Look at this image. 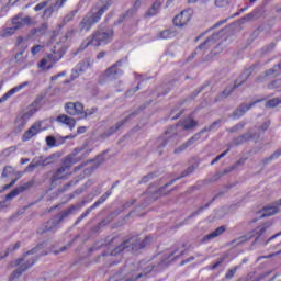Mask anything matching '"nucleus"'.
<instances>
[{
    "mask_svg": "<svg viewBox=\"0 0 281 281\" xmlns=\"http://www.w3.org/2000/svg\"><path fill=\"white\" fill-rule=\"evenodd\" d=\"M153 243V237L147 236L143 240L138 237H131L127 240L122 241L120 236L113 237L110 243L109 247H114L110 252H103L99 258H102L106 262V267H113V265H120V261L114 260L115 256H120L122 251L125 249H132V251H139V249H145Z\"/></svg>",
    "mask_w": 281,
    "mask_h": 281,
    "instance_id": "f257e3e1",
    "label": "nucleus"
},
{
    "mask_svg": "<svg viewBox=\"0 0 281 281\" xmlns=\"http://www.w3.org/2000/svg\"><path fill=\"white\" fill-rule=\"evenodd\" d=\"M80 153H82V148H75L71 154L63 158L60 166L52 173L50 186H56L58 181H67L71 177V167L85 159V156H78Z\"/></svg>",
    "mask_w": 281,
    "mask_h": 281,
    "instance_id": "f03ea898",
    "label": "nucleus"
},
{
    "mask_svg": "<svg viewBox=\"0 0 281 281\" xmlns=\"http://www.w3.org/2000/svg\"><path fill=\"white\" fill-rule=\"evenodd\" d=\"M112 3L113 2L109 0L102 7H92L79 23L80 32H91L93 25H98V22L102 21V16H104V13L109 11Z\"/></svg>",
    "mask_w": 281,
    "mask_h": 281,
    "instance_id": "7ed1b4c3",
    "label": "nucleus"
},
{
    "mask_svg": "<svg viewBox=\"0 0 281 281\" xmlns=\"http://www.w3.org/2000/svg\"><path fill=\"white\" fill-rule=\"evenodd\" d=\"M113 36H115V31L112 29H108L102 31V29L95 30L90 36L86 37L80 44L78 52H85L87 47H100V45H109L111 41H113Z\"/></svg>",
    "mask_w": 281,
    "mask_h": 281,
    "instance_id": "20e7f679",
    "label": "nucleus"
},
{
    "mask_svg": "<svg viewBox=\"0 0 281 281\" xmlns=\"http://www.w3.org/2000/svg\"><path fill=\"white\" fill-rule=\"evenodd\" d=\"M66 52L67 50L63 47L57 50L55 47L52 53L45 54L40 63H37V69H41L42 71H49L50 69H54V65L63 59Z\"/></svg>",
    "mask_w": 281,
    "mask_h": 281,
    "instance_id": "39448f33",
    "label": "nucleus"
},
{
    "mask_svg": "<svg viewBox=\"0 0 281 281\" xmlns=\"http://www.w3.org/2000/svg\"><path fill=\"white\" fill-rule=\"evenodd\" d=\"M65 111L68 115L80 116L79 120H87V117L98 113V108L85 110V104L81 102H68L65 104Z\"/></svg>",
    "mask_w": 281,
    "mask_h": 281,
    "instance_id": "423d86ee",
    "label": "nucleus"
},
{
    "mask_svg": "<svg viewBox=\"0 0 281 281\" xmlns=\"http://www.w3.org/2000/svg\"><path fill=\"white\" fill-rule=\"evenodd\" d=\"M76 210H78V206L71 205L69 209L63 211L59 214L58 222H55V221L46 222L45 225L41 226L37 229V234H47V232H52V229H55V227H58V223H63V221H65V218H67L68 216H71V214H74V212H76Z\"/></svg>",
    "mask_w": 281,
    "mask_h": 281,
    "instance_id": "0eeeda50",
    "label": "nucleus"
},
{
    "mask_svg": "<svg viewBox=\"0 0 281 281\" xmlns=\"http://www.w3.org/2000/svg\"><path fill=\"white\" fill-rule=\"evenodd\" d=\"M265 234H267V226L260 225L252 231L251 235H246V236L239 237L238 239H234L231 241V245H234L235 243H237V245H243L251 240V238H255V243H258V240H261Z\"/></svg>",
    "mask_w": 281,
    "mask_h": 281,
    "instance_id": "6e6552de",
    "label": "nucleus"
},
{
    "mask_svg": "<svg viewBox=\"0 0 281 281\" xmlns=\"http://www.w3.org/2000/svg\"><path fill=\"white\" fill-rule=\"evenodd\" d=\"M123 63L124 60L120 59L114 65L109 67L104 71L103 78L105 80H117L119 78H121V76H124V70L122 69Z\"/></svg>",
    "mask_w": 281,
    "mask_h": 281,
    "instance_id": "1a4fd4ad",
    "label": "nucleus"
},
{
    "mask_svg": "<svg viewBox=\"0 0 281 281\" xmlns=\"http://www.w3.org/2000/svg\"><path fill=\"white\" fill-rule=\"evenodd\" d=\"M45 131H47V127H43V121H36L24 132L22 135V142H30V139L36 137V135H40V133Z\"/></svg>",
    "mask_w": 281,
    "mask_h": 281,
    "instance_id": "9d476101",
    "label": "nucleus"
},
{
    "mask_svg": "<svg viewBox=\"0 0 281 281\" xmlns=\"http://www.w3.org/2000/svg\"><path fill=\"white\" fill-rule=\"evenodd\" d=\"M111 194H113V191L109 190L103 195H101L98 201H95L90 207H88L86 210L85 213H82L77 218V221L75 222V225H79L83 218H87V216H89L91 214V212H93V210H95V207H100L102 205V203H104V201H106V199H109V196H111Z\"/></svg>",
    "mask_w": 281,
    "mask_h": 281,
    "instance_id": "9b49d317",
    "label": "nucleus"
},
{
    "mask_svg": "<svg viewBox=\"0 0 281 281\" xmlns=\"http://www.w3.org/2000/svg\"><path fill=\"white\" fill-rule=\"evenodd\" d=\"M256 69V66H250L248 69H246L240 76H239V80L240 82L236 81L233 89L231 91L224 90L222 92V98H227V95H229V93H232V91H234V89H238V87H240V85H243V82L247 81V78H249V76L251 74H254Z\"/></svg>",
    "mask_w": 281,
    "mask_h": 281,
    "instance_id": "f8f14e48",
    "label": "nucleus"
},
{
    "mask_svg": "<svg viewBox=\"0 0 281 281\" xmlns=\"http://www.w3.org/2000/svg\"><path fill=\"white\" fill-rule=\"evenodd\" d=\"M11 23L14 29L21 30V27H25V25H32V18H23V13H20L12 18Z\"/></svg>",
    "mask_w": 281,
    "mask_h": 281,
    "instance_id": "ddd939ff",
    "label": "nucleus"
},
{
    "mask_svg": "<svg viewBox=\"0 0 281 281\" xmlns=\"http://www.w3.org/2000/svg\"><path fill=\"white\" fill-rule=\"evenodd\" d=\"M190 19H192L190 12L182 11L173 18V25H176V27H183L184 25H188V23H190Z\"/></svg>",
    "mask_w": 281,
    "mask_h": 281,
    "instance_id": "4468645a",
    "label": "nucleus"
},
{
    "mask_svg": "<svg viewBox=\"0 0 281 281\" xmlns=\"http://www.w3.org/2000/svg\"><path fill=\"white\" fill-rule=\"evenodd\" d=\"M36 265V259H31L26 261L25 263H22L19 269H16L12 274L10 276V280H15V278H21L23 276L24 271H27V269L34 267Z\"/></svg>",
    "mask_w": 281,
    "mask_h": 281,
    "instance_id": "2eb2a0df",
    "label": "nucleus"
},
{
    "mask_svg": "<svg viewBox=\"0 0 281 281\" xmlns=\"http://www.w3.org/2000/svg\"><path fill=\"white\" fill-rule=\"evenodd\" d=\"M65 3H67V0H57L53 7H48L44 10L42 19L44 21L49 19L52 16V14H54V11L60 10V8H63V5H65Z\"/></svg>",
    "mask_w": 281,
    "mask_h": 281,
    "instance_id": "dca6fc26",
    "label": "nucleus"
},
{
    "mask_svg": "<svg viewBox=\"0 0 281 281\" xmlns=\"http://www.w3.org/2000/svg\"><path fill=\"white\" fill-rule=\"evenodd\" d=\"M56 158V155L52 154L48 157H46L44 160L42 161H37L36 164H30L26 167V172H32V170H34V168H38V166H52V164H54V159Z\"/></svg>",
    "mask_w": 281,
    "mask_h": 281,
    "instance_id": "f3484780",
    "label": "nucleus"
},
{
    "mask_svg": "<svg viewBox=\"0 0 281 281\" xmlns=\"http://www.w3.org/2000/svg\"><path fill=\"white\" fill-rule=\"evenodd\" d=\"M265 99H259L255 102H251L250 104L247 105H240L239 108H237V110L233 113V117L235 120H238V117H243V115H245V113H247V111H249V109H251V106H255L256 104H258V102H262Z\"/></svg>",
    "mask_w": 281,
    "mask_h": 281,
    "instance_id": "a211bd4d",
    "label": "nucleus"
},
{
    "mask_svg": "<svg viewBox=\"0 0 281 281\" xmlns=\"http://www.w3.org/2000/svg\"><path fill=\"white\" fill-rule=\"evenodd\" d=\"M56 122H59V124H65L70 131H74V128H76V119L66 114L58 115L56 117Z\"/></svg>",
    "mask_w": 281,
    "mask_h": 281,
    "instance_id": "6ab92c4d",
    "label": "nucleus"
},
{
    "mask_svg": "<svg viewBox=\"0 0 281 281\" xmlns=\"http://www.w3.org/2000/svg\"><path fill=\"white\" fill-rule=\"evenodd\" d=\"M27 85H30V82L25 81L23 83H20L19 86L10 89L7 93H4L1 98H0V104L5 102L9 98H12V95H14V93H19V91H21V89H25V87H27Z\"/></svg>",
    "mask_w": 281,
    "mask_h": 281,
    "instance_id": "aec40b11",
    "label": "nucleus"
},
{
    "mask_svg": "<svg viewBox=\"0 0 281 281\" xmlns=\"http://www.w3.org/2000/svg\"><path fill=\"white\" fill-rule=\"evenodd\" d=\"M199 139H201V134L198 133V134L193 135L191 138H189L180 147L175 149V151H173L175 155H179V153H183V150H186L187 148H190V146H192V144H194V142H199Z\"/></svg>",
    "mask_w": 281,
    "mask_h": 281,
    "instance_id": "412c9836",
    "label": "nucleus"
},
{
    "mask_svg": "<svg viewBox=\"0 0 281 281\" xmlns=\"http://www.w3.org/2000/svg\"><path fill=\"white\" fill-rule=\"evenodd\" d=\"M216 38H218V34H213L211 37L206 38L205 42L198 47V52H205V49H210V47H212L216 42Z\"/></svg>",
    "mask_w": 281,
    "mask_h": 281,
    "instance_id": "4be33fe9",
    "label": "nucleus"
},
{
    "mask_svg": "<svg viewBox=\"0 0 281 281\" xmlns=\"http://www.w3.org/2000/svg\"><path fill=\"white\" fill-rule=\"evenodd\" d=\"M227 228L225 226H220L217 227L215 231H213L212 233L207 234L204 238H203V243H207V240H212L214 238H218V236H221L222 234H225V231Z\"/></svg>",
    "mask_w": 281,
    "mask_h": 281,
    "instance_id": "5701e85b",
    "label": "nucleus"
},
{
    "mask_svg": "<svg viewBox=\"0 0 281 281\" xmlns=\"http://www.w3.org/2000/svg\"><path fill=\"white\" fill-rule=\"evenodd\" d=\"M25 190H30V187L21 186L13 189L5 195V201H12V199L19 196V194H22V192H25Z\"/></svg>",
    "mask_w": 281,
    "mask_h": 281,
    "instance_id": "b1692460",
    "label": "nucleus"
},
{
    "mask_svg": "<svg viewBox=\"0 0 281 281\" xmlns=\"http://www.w3.org/2000/svg\"><path fill=\"white\" fill-rule=\"evenodd\" d=\"M161 1L156 0L151 7L145 13V16H157L159 14V10H161Z\"/></svg>",
    "mask_w": 281,
    "mask_h": 281,
    "instance_id": "393cba45",
    "label": "nucleus"
},
{
    "mask_svg": "<svg viewBox=\"0 0 281 281\" xmlns=\"http://www.w3.org/2000/svg\"><path fill=\"white\" fill-rule=\"evenodd\" d=\"M280 74H281V59L278 65H274L272 68L268 69L265 72V77L269 78L270 76L271 78H276V76H280Z\"/></svg>",
    "mask_w": 281,
    "mask_h": 281,
    "instance_id": "a878e982",
    "label": "nucleus"
},
{
    "mask_svg": "<svg viewBox=\"0 0 281 281\" xmlns=\"http://www.w3.org/2000/svg\"><path fill=\"white\" fill-rule=\"evenodd\" d=\"M182 126L184 131H190L191 128L199 126V122L194 121L192 117H189L183 121Z\"/></svg>",
    "mask_w": 281,
    "mask_h": 281,
    "instance_id": "bb28decb",
    "label": "nucleus"
},
{
    "mask_svg": "<svg viewBox=\"0 0 281 281\" xmlns=\"http://www.w3.org/2000/svg\"><path fill=\"white\" fill-rule=\"evenodd\" d=\"M158 38L167 41L168 38H175V32L171 30H165L158 34Z\"/></svg>",
    "mask_w": 281,
    "mask_h": 281,
    "instance_id": "cd10ccee",
    "label": "nucleus"
},
{
    "mask_svg": "<svg viewBox=\"0 0 281 281\" xmlns=\"http://www.w3.org/2000/svg\"><path fill=\"white\" fill-rule=\"evenodd\" d=\"M278 104H281V98H273L266 102L267 109H276Z\"/></svg>",
    "mask_w": 281,
    "mask_h": 281,
    "instance_id": "c85d7f7f",
    "label": "nucleus"
},
{
    "mask_svg": "<svg viewBox=\"0 0 281 281\" xmlns=\"http://www.w3.org/2000/svg\"><path fill=\"white\" fill-rule=\"evenodd\" d=\"M19 247H21V241H18L14 244L13 247L8 248V250L4 252V255H0V260H3L4 258H8V256H10L11 251H16V249H19Z\"/></svg>",
    "mask_w": 281,
    "mask_h": 281,
    "instance_id": "c756f323",
    "label": "nucleus"
},
{
    "mask_svg": "<svg viewBox=\"0 0 281 281\" xmlns=\"http://www.w3.org/2000/svg\"><path fill=\"white\" fill-rule=\"evenodd\" d=\"M25 49H27V46H25L20 53L15 54V63H20V65H23V63H25V57H23V54H25Z\"/></svg>",
    "mask_w": 281,
    "mask_h": 281,
    "instance_id": "7c9ffc66",
    "label": "nucleus"
},
{
    "mask_svg": "<svg viewBox=\"0 0 281 281\" xmlns=\"http://www.w3.org/2000/svg\"><path fill=\"white\" fill-rule=\"evenodd\" d=\"M126 122H128L127 119H125V120H123V121L116 123L115 126L110 127V133H109V135H113V133H116V131H120V128H122V126H124V124H125Z\"/></svg>",
    "mask_w": 281,
    "mask_h": 281,
    "instance_id": "2f4dec72",
    "label": "nucleus"
},
{
    "mask_svg": "<svg viewBox=\"0 0 281 281\" xmlns=\"http://www.w3.org/2000/svg\"><path fill=\"white\" fill-rule=\"evenodd\" d=\"M124 278H126V274L122 273V270H120L110 277L108 281H121L124 280Z\"/></svg>",
    "mask_w": 281,
    "mask_h": 281,
    "instance_id": "473e14b6",
    "label": "nucleus"
},
{
    "mask_svg": "<svg viewBox=\"0 0 281 281\" xmlns=\"http://www.w3.org/2000/svg\"><path fill=\"white\" fill-rule=\"evenodd\" d=\"M281 156V149H277L270 157L265 158L262 164H269V161H273V159H278Z\"/></svg>",
    "mask_w": 281,
    "mask_h": 281,
    "instance_id": "72a5a7b5",
    "label": "nucleus"
},
{
    "mask_svg": "<svg viewBox=\"0 0 281 281\" xmlns=\"http://www.w3.org/2000/svg\"><path fill=\"white\" fill-rule=\"evenodd\" d=\"M239 269H240V267H238V266H235L234 268L228 269L225 274L226 280H232V278H234V276H236V271H238Z\"/></svg>",
    "mask_w": 281,
    "mask_h": 281,
    "instance_id": "f704fd0d",
    "label": "nucleus"
},
{
    "mask_svg": "<svg viewBox=\"0 0 281 281\" xmlns=\"http://www.w3.org/2000/svg\"><path fill=\"white\" fill-rule=\"evenodd\" d=\"M249 139H251V135L243 134L235 139V144H245V142H249Z\"/></svg>",
    "mask_w": 281,
    "mask_h": 281,
    "instance_id": "c9c22d12",
    "label": "nucleus"
},
{
    "mask_svg": "<svg viewBox=\"0 0 281 281\" xmlns=\"http://www.w3.org/2000/svg\"><path fill=\"white\" fill-rule=\"evenodd\" d=\"M16 29L14 26L7 27L2 31L3 36H12L13 34H16Z\"/></svg>",
    "mask_w": 281,
    "mask_h": 281,
    "instance_id": "e433bc0d",
    "label": "nucleus"
},
{
    "mask_svg": "<svg viewBox=\"0 0 281 281\" xmlns=\"http://www.w3.org/2000/svg\"><path fill=\"white\" fill-rule=\"evenodd\" d=\"M46 146H48L49 148H54V146H56V137L47 136L46 137Z\"/></svg>",
    "mask_w": 281,
    "mask_h": 281,
    "instance_id": "4c0bfd02",
    "label": "nucleus"
},
{
    "mask_svg": "<svg viewBox=\"0 0 281 281\" xmlns=\"http://www.w3.org/2000/svg\"><path fill=\"white\" fill-rule=\"evenodd\" d=\"M43 47H44V46L41 45V44H37V45L33 46V47L31 48V54H32V56H36V54H41Z\"/></svg>",
    "mask_w": 281,
    "mask_h": 281,
    "instance_id": "58836bf2",
    "label": "nucleus"
},
{
    "mask_svg": "<svg viewBox=\"0 0 281 281\" xmlns=\"http://www.w3.org/2000/svg\"><path fill=\"white\" fill-rule=\"evenodd\" d=\"M281 79H277L268 85V89H280Z\"/></svg>",
    "mask_w": 281,
    "mask_h": 281,
    "instance_id": "ea45409f",
    "label": "nucleus"
},
{
    "mask_svg": "<svg viewBox=\"0 0 281 281\" xmlns=\"http://www.w3.org/2000/svg\"><path fill=\"white\" fill-rule=\"evenodd\" d=\"M47 3L49 2L48 1L40 2L37 5L34 7V11L41 12V10H45V8H47Z\"/></svg>",
    "mask_w": 281,
    "mask_h": 281,
    "instance_id": "a19ab883",
    "label": "nucleus"
},
{
    "mask_svg": "<svg viewBox=\"0 0 281 281\" xmlns=\"http://www.w3.org/2000/svg\"><path fill=\"white\" fill-rule=\"evenodd\" d=\"M227 153H229V149H226L224 153L220 154L216 158H214L211 161V166H214V164H217V161H221V159H223V157H225V155H227Z\"/></svg>",
    "mask_w": 281,
    "mask_h": 281,
    "instance_id": "79ce46f5",
    "label": "nucleus"
},
{
    "mask_svg": "<svg viewBox=\"0 0 281 281\" xmlns=\"http://www.w3.org/2000/svg\"><path fill=\"white\" fill-rule=\"evenodd\" d=\"M221 121H215L213 124L210 125V127H204L203 130H201L200 133H207V131H212V128H214V126H216V124H220Z\"/></svg>",
    "mask_w": 281,
    "mask_h": 281,
    "instance_id": "37998d69",
    "label": "nucleus"
},
{
    "mask_svg": "<svg viewBox=\"0 0 281 281\" xmlns=\"http://www.w3.org/2000/svg\"><path fill=\"white\" fill-rule=\"evenodd\" d=\"M63 76H65V71L58 72L57 75L52 76L50 80L52 82H56V80H58V78H63Z\"/></svg>",
    "mask_w": 281,
    "mask_h": 281,
    "instance_id": "c03bdc74",
    "label": "nucleus"
},
{
    "mask_svg": "<svg viewBox=\"0 0 281 281\" xmlns=\"http://www.w3.org/2000/svg\"><path fill=\"white\" fill-rule=\"evenodd\" d=\"M273 49H276V44L270 43L268 46L263 48V52H273Z\"/></svg>",
    "mask_w": 281,
    "mask_h": 281,
    "instance_id": "a18cd8bd",
    "label": "nucleus"
},
{
    "mask_svg": "<svg viewBox=\"0 0 281 281\" xmlns=\"http://www.w3.org/2000/svg\"><path fill=\"white\" fill-rule=\"evenodd\" d=\"M85 133H87V126H79L77 128V135H82Z\"/></svg>",
    "mask_w": 281,
    "mask_h": 281,
    "instance_id": "49530a36",
    "label": "nucleus"
},
{
    "mask_svg": "<svg viewBox=\"0 0 281 281\" xmlns=\"http://www.w3.org/2000/svg\"><path fill=\"white\" fill-rule=\"evenodd\" d=\"M238 128H245V123H239V124L235 125V126L231 130V132L234 133V132L238 131Z\"/></svg>",
    "mask_w": 281,
    "mask_h": 281,
    "instance_id": "de8ad7c7",
    "label": "nucleus"
},
{
    "mask_svg": "<svg viewBox=\"0 0 281 281\" xmlns=\"http://www.w3.org/2000/svg\"><path fill=\"white\" fill-rule=\"evenodd\" d=\"M4 153L7 155H10V153H16V146H11V147H8Z\"/></svg>",
    "mask_w": 281,
    "mask_h": 281,
    "instance_id": "09e8293b",
    "label": "nucleus"
},
{
    "mask_svg": "<svg viewBox=\"0 0 281 281\" xmlns=\"http://www.w3.org/2000/svg\"><path fill=\"white\" fill-rule=\"evenodd\" d=\"M279 236H281V231H280L279 233L274 234L273 236H271V237L266 241V245H267L268 243H271V240H276V238H278Z\"/></svg>",
    "mask_w": 281,
    "mask_h": 281,
    "instance_id": "8fccbe9b",
    "label": "nucleus"
},
{
    "mask_svg": "<svg viewBox=\"0 0 281 281\" xmlns=\"http://www.w3.org/2000/svg\"><path fill=\"white\" fill-rule=\"evenodd\" d=\"M225 23H227V19L218 21L217 23H215V24L213 25V27H214V29L221 27V25H223V24H225Z\"/></svg>",
    "mask_w": 281,
    "mask_h": 281,
    "instance_id": "3c124183",
    "label": "nucleus"
},
{
    "mask_svg": "<svg viewBox=\"0 0 281 281\" xmlns=\"http://www.w3.org/2000/svg\"><path fill=\"white\" fill-rule=\"evenodd\" d=\"M9 170H12V167H10V166L4 167V169H3V171H2V177H3V178L8 177V171H9Z\"/></svg>",
    "mask_w": 281,
    "mask_h": 281,
    "instance_id": "603ef678",
    "label": "nucleus"
},
{
    "mask_svg": "<svg viewBox=\"0 0 281 281\" xmlns=\"http://www.w3.org/2000/svg\"><path fill=\"white\" fill-rule=\"evenodd\" d=\"M87 166V162H82L81 165H78L77 167L74 168V172H78V170H82Z\"/></svg>",
    "mask_w": 281,
    "mask_h": 281,
    "instance_id": "864d4df0",
    "label": "nucleus"
},
{
    "mask_svg": "<svg viewBox=\"0 0 281 281\" xmlns=\"http://www.w3.org/2000/svg\"><path fill=\"white\" fill-rule=\"evenodd\" d=\"M148 179H153V173H149V175L143 177L140 180V183H146V181H148Z\"/></svg>",
    "mask_w": 281,
    "mask_h": 281,
    "instance_id": "5fc2aeb1",
    "label": "nucleus"
},
{
    "mask_svg": "<svg viewBox=\"0 0 281 281\" xmlns=\"http://www.w3.org/2000/svg\"><path fill=\"white\" fill-rule=\"evenodd\" d=\"M14 183H16V179H13L9 184H5L3 187V190H9V188H12V186H14Z\"/></svg>",
    "mask_w": 281,
    "mask_h": 281,
    "instance_id": "6e6d98bb",
    "label": "nucleus"
},
{
    "mask_svg": "<svg viewBox=\"0 0 281 281\" xmlns=\"http://www.w3.org/2000/svg\"><path fill=\"white\" fill-rule=\"evenodd\" d=\"M104 56H106V52L102 50L97 55V59L98 60H102V58H104Z\"/></svg>",
    "mask_w": 281,
    "mask_h": 281,
    "instance_id": "4d7b16f0",
    "label": "nucleus"
},
{
    "mask_svg": "<svg viewBox=\"0 0 281 281\" xmlns=\"http://www.w3.org/2000/svg\"><path fill=\"white\" fill-rule=\"evenodd\" d=\"M201 212H203V207L199 209L196 212H193L191 217L199 216V214H201Z\"/></svg>",
    "mask_w": 281,
    "mask_h": 281,
    "instance_id": "13d9d810",
    "label": "nucleus"
},
{
    "mask_svg": "<svg viewBox=\"0 0 281 281\" xmlns=\"http://www.w3.org/2000/svg\"><path fill=\"white\" fill-rule=\"evenodd\" d=\"M137 91H139V86H137V87L135 88V90H128V91L126 92V95H131V93H135V92H137Z\"/></svg>",
    "mask_w": 281,
    "mask_h": 281,
    "instance_id": "bf43d9fd",
    "label": "nucleus"
},
{
    "mask_svg": "<svg viewBox=\"0 0 281 281\" xmlns=\"http://www.w3.org/2000/svg\"><path fill=\"white\" fill-rule=\"evenodd\" d=\"M36 249H38V248H33L32 250L26 251V252L24 254V256H30V255H32V254H36Z\"/></svg>",
    "mask_w": 281,
    "mask_h": 281,
    "instance_id": "052dcab7",
    "label": "nucleus"
},
{
    "mask_svg": "<svg viewBox=\"0 0 281 281\" xmlns=\"http://www.w3.org/2000/svg\"><path fill=\"white\" fill-rule=\"evenodd\" d=\"M23 41H25V38H23L22 36H19L16 38V45H21L23 43Z\"/></svg>",
    "mask_w": 281,
    "mask_h": 281,
    "instance_id": "680f3d73",
    "label": "nucleus"
},
{
    "mask_svg": "<svg viewBox=\"0 0 281 281\" xmlns=\"http://www.w3.org/2000/svg\"><path fill=\"white\" fill-rule=\"evenodd\" d=\"M192 260H194V257H189L188 259L182 261V265H188V262H192Z\"/></svg>",
    "mask_w": 281,
    "mask_h": 281,
    "instance_id": "e2e57ef3",
    "label": "nucleus"
},
{
    "mask_svg": "<svg viewBox=\"0 0 281 281\" xmlns=\"http://www.w3.org/2000/svg\"><path fill=\"white\" fill-rule=\"evenodd\" d=\"M29 161H30V158H22L21 159V165L23 166L25 164H29Z\"/></svg>",
    "mask_w": 281,
    "mask_h": 281,
    "instance_id": "0e129e2a",
    "label": "nucleus"
},
{
    "mask_svg": "<svg viewBox=\"0 0 281 281\" xmlns=\"http://www.w3.org/2000/svg\"><path fill=\"white\" fill-rule=\"evenodd\" d=\"M166 144H168V139H165V140L160 144V146H158V150H159L160 148H164V147L166 146Z\"/></svg>",
    "mask_w": 281,
    "mask_h": 281,
    "instance_id": "69168bd1",
    "label": "nucleus"
},
{
    "mask_svg": "<svg viewBox=\"0 0 281 281\" xmlns=\"http://www.w3.org/2000/svg\"><path fill=\"white\" fill-rule=\"evenodd\" d=\"M218 267H221V261H217L216 263H214L212 266V269H218Z\"/></svg>",
    "mask_w": 281,
    "mask_h": 281,
    "instance_id": "338daca9",
    "label": "nucleus"
},
{
    "mask_svg": "<svg viewBox=\"0 0 281 281\" xmlns=\"http://www.w3.org/2000/svg\"><path fill=\"white\" fill-rule=\"evenodd\" d=\"M139 5H142V1H140V0H137V1L134 3V8H139Z\"/></svg>",
    "mask_w": 281,
    "mask_h": 281,
    "instance_id": "774afa93",
    "label": "nucleus"
}]
</instances>
